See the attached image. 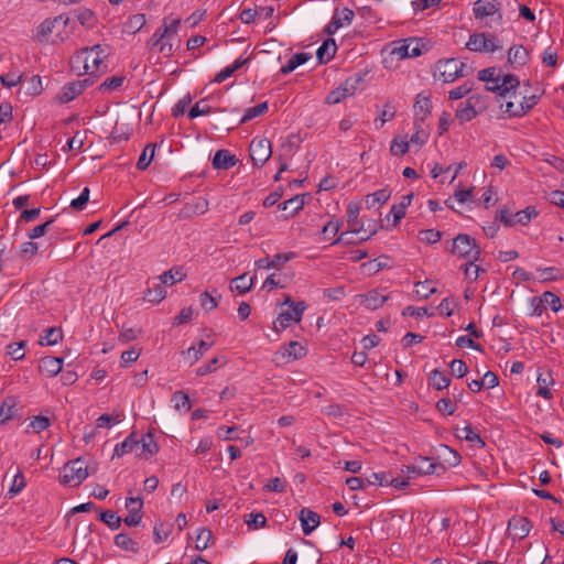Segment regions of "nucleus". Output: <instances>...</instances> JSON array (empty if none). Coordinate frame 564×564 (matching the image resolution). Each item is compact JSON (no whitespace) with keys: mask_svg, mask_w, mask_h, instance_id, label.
<instances>
[{"mask_svg":"<svg viewBox=\"0 0 564 564\" xmlns=\"http://www.w3.org/2000/svg\"><path fill=\"white\" fill-rule=\"evenodd\" d=\"M108 55V46L97 44L91 47H85L72 57V69L78 75L86 74L96 76L107 68L105 59Z\"/></svg>","mask_w":564,"mask_h":564,"instance_id":"obj_1","label":"nucleus"},{"mask_svg":"<svg viewBox=\"0 0 564 564\" xmlns=\"http://www.w3.org/2000/svg\"><path fill=\"white\" fill-rule=\"evenodd\" d=\"M467 66L456 58L440 59L435 66L433 76L443 83H453L459 77L468 75Z\"/></svg>","mask_w":564,"mask_h":564,"instance_id":"obj_2","label":"nucleus"},{"mask_svg":"<svg viewBox=\"0 0 564 564\" xmlns=\"http://www.w3.org/2000/svg\"><path fill=\"white\" fill-rule=\"evenodd\" d=\"M88 477L87 464L82 459L77 458L68 462L63 467V474L61 481L64 485L78 486Z\"/></svg>","mask_w":564,"mask_h":564,"instance_id":"obj_3","label":"nucleus"},{"mask_svg":"<svg viewBox=\"0 0 564 564\" xmlns=\"http://www.w3.org/2000/svg\"><path fill=\"white\" fill-rule=\"evenodd\" d=\"M452 252L460 258L478 260L481 253L474 238L469 235L460 234L453 240Z\"/></svg>","mask_w":564,"mask_h":564,"instance_id":"obj_4","label":"nucleus"},{"mask_svg":"<svg viewBox=\"0 0 564 564\" xmlns=\"http://www.w3.org/2000/svg\"><path fill=\"white\" fill-rule=\"evenodd\" d=\"M466 47L473 52L494 53L502 48L501 42L492 34L474 33L469 36Z\"/></svg>","mask_w":564,"mask_h":564,"instance_id":"obj_5","label":"nucleus"},{"mask_svg":"<svg viewBox=\"0 0 564 564\" xmlns=\"http://www.w3.org/2000/svg\"><path fill=\"white\" fill-rule=\"evenodd\" d=\"M249 153L253 164L262 166L272 155L271 142L265 138H254L250 143Z\"/></svg>","mask_w":564,"mask_h":564,"instance_id":"obj_6","label":"nucleus"},{"mask_svg":"<svg viewBox=\"0 0 564 564\" xmlns=\"http://www.w3.org/2000/svg\"><path fill=\"white\" fill-rule=\"evenodd\" d=\"M305 310L306 305L301 301L297 302L293 308L290 307L286 311H282L274 322L275 330H283L291 326L292 323H300Z\"/></svg>","mask_w":564,"mask_h":564,"instance_id":"obj_7","label":"nucleus"},{"mask_svg":"<svg viewBox=\"0 0 564 564\" xmlns=\"http://www.w3.org/2000/svg\"><path fill=\"white\" fill-rule=\"evenodd\" d=\"M354 17L355 13L349 8H343L341 10L336 9L324 31L328 35H333L344 25H349Z\"/></svg>","mask_w":564,"mask_h":564,"instance_id":"obj_8","label":"nucleus"},{"mask_svg":"<svg viewBox=\"0 0 564 564\" xmlns=\"http://www.w3.org/2000/svg\"><path fill=\"white\" fill-rule=\"evenodd\" d=\"M360 212V207L357 203H349L347 206L346 217H347V224L349 229H351V232H365L364 236L360 237V241L368 240L376 230H371L368 234L364 229V225L358 220V215Z\"/></svg>","mask_w":564,"mask_h":564,"instance_id":"obj_9","label":"nucleus"},{"mask_svg":"<svg viewBox=\"0 0 564 564\" xmlns=\"http://www.w3.org/2000/svg\"><path fill=\"white\" fill-rule=\"evenodd\" d=\"M143 501L139 497H128L126 499V508L128 516L122 519L128 527H137L142 520Z\"/></svg>","mask_w":564,"mask_h":564,"instance_id":"obj_10","label":"nucleus"},{"mask_svg":"<svg viewBox=\"0 0 564 564\" xmlns=\"http://www.w3.org/2000/svg\"><path fill=\"white\" fill-rule=\"evenodd\" d=\"M437 465L430 463L427 457H420L417 464L412 466H403L401 474L405 475L408 479L415 478L421 475H431L436 471Z\"/></svg>","mask_w":564,"mask_h":564,"instance_id":"obj_11","label":"nucleus"},{"mask_svg":"<svg viewBox=\"0 0 564 564\" xmlns=\"http://www.w3.org/2000/svg\"><path fill=\"white\" fill-rule=\"evenodd\" d=\"M91 83L93 82H90L89 78H86L66 84L57 95L58 101L62 104L72 101L78 95H80Z\"/></svg>","mask_w":564,"mask_h":564,"instance_id":"obj_12","label":"nucleus"},{"mask_svg":"<svg viewBox=\"0 0 564 564\" xmlns=\"http://www.w3.org/2000/svg\"><path fill=\"white\" fill-rule=\"evenodd\" d=\"M520 82L514 75H503L500 84H496V86H486L488 91H492L498 94L501 97H511L516 95V89L519 87Z\"/></svg>","mask_w":564,"mask_h":564,"instance_id":"obj_13","label":"nucleus"},{"mask_svg":"<svg viewBox=\"0 0 564 564\" xmlns=\"http://www.w3.org/2000/svg\"><path fill=\"white\" fill-rule=\"evenodd\" d=\"M68 17L64 14L57 15L53 19H46L36 28L35 39L40 42L46 41L58 24H63L65 28L68 24Z\"/></svg>","mask_w":564,"mask_h":564,"instance_id":"obj_14","label":"nucleus"},{"mask_svg":"<svg viewBox=\"0 0 564 564\" xmlns=\"http://www.w3.org/2000/svg\"><path fill=\"white\" fill-rule=\"evenodd\" d=\"M358 82L359 79L357 78H348L340 87H337L327 95L326 102L329 105H335L340 102L343 99L352 96L355 94L356 84Z\"/></svg>","mask_w":564,"mask_h":564,"instance_id":"obj_15","label":"nucleus"},{"mask_svg":"<svg viewBox=\"0 0 564 564\" xmlns=\"http://www.w3.org/2000/svg\"><path fill=\"white\" fill-rule=\"evenodd\" d=\"M299 520L301 521L302 530L305 535L311 534L321 523L319 514L308 508L301 509Z\"/></svg>","mask_w":564,"mask_h":564,"instance_id":"obj_16","label":"nucleus"},{"mask_svg":"<svg viewBox=\"0 0 564 564\" xmlns=\"http://www.w3.org/2000/svg\"><path fill=\"white\" fill-rule=\"evenodd\" d=\"M531 530L530 521L524 517H514L508 523L509 534L513 539L521 540L525 538Z\"/></svg>","mask_w":564,"mask_h":564,"instance_id":"obj_17","label":"nucleus"},{"mask_svg":"<svg viewBox=\"0 0 564 564\" xmlns=\"http://www.w3.org/2000/svg\"><path fill=\"white\" fill-rule=\"evenodd\" d=\"M500 6L499 0H477L474 4V14L476 19L490 17L499 12Z\"/></svg>","mask_w":564,"mask_h":564,"instance_id":"obj_18","label":"nucleus"},{"mask_svg":"<svg viewBox=\"0 0 564 564\" xmlns=\"http://www.w3.org/2000/svg\"><path fill=\"white\" fill-rule=\"evenodd\" d=\"M159 447L158 444L154 442L152 434H145L141 437V440H138V446H135V455L148 459L152 457L156 452Z\"/></svg>","mask_w":564,"mask_h":564,"instance_id":"obj_19","label":"nucleus"},{"mask_svg":"<svg viewBox=\"0 0 564 564\" xmlns=\"http://www.w3.org/2000/svg\"><path fill=\"white\" fill-rule=\"evenodd\" d=\"M63 359L59 357L46 356L40 359L39 369L47 376L54 377L62 371Z\"/></svg>","mask_w":564,"mask_h":564,"instance_id":"obj_20","label":"nucleus"},{"mask_svg":"<svg viewBox=\"0 0 564 564\" xmlns=\"http://www.w3.org/2000/svg\"><path fill=\"white\" fill-rule=\"evenodd\" d=\"M536 382H538L536 395H539L545 400H551L553 398V393L550 390V387L555 383L551 371L547 370L545 372H539Z\"/></svg>","mask_w":564,"mask_h":564,"instance_id":"obj_21","label":"nucleus"},{"mask_svg":"<svg viewBox=\"0 0 564 564\" xmlns=\"http://www.w3.org/2000/svg\"><path fill=\"white\" fill-rule=\"evenodd\" d=\"M238 162V159L231 154L228 150H218L213 159V166L217 170H229L234 167Z\"/></svg>","mask_w":564,"mask_h":564,"instance_id":"obj_22","label":"nucleus"},{"mask_svg":"<svg viewBox=\"0 0 564 564\" xmlns=\"http://www.w3.org/2000/svg\"><path fill=\"white\" fill-rule=\"evenodd\" d=\"M19 402L14 397H8L0 405V424H4L9 420L18 415Z\"/></svg>","mask_w":564,"mask_h":564,"instance_id":"obj_23","label":"nucleus"},{"mask_svg":"<svg viewBox=\"0 0 564 564\" xmlns=\"http://www.w3.org/2000/svg\"><path fill=\"white\" fill-rule=\"evenodd\" d=\"M306 355V349L299 341H290L283 349V351L279 352L280 358L284 362H290L292 360L300 359Z\"/></svg>","mask_w":564,"mask_h":564,"instance_id":"obj_24","label":"nucleus"},{"mask_svg":"<svg viewBox=\"0 0 564 564\" xmlns=\"http://www.w3.org/2000/svg\"><path fill=\"white\" fill-rule=\"evenodd\" d=\"M113 543L117 547L130 552L133 554H137L140 552V544L139 542L131 538L128 533H118L115 535Z\"/></svg>","mask_w":564,"mask_h":564,"instance_id":"obj_25","label":"nucleus"},{"mask_svg":"<svg viewBox=\"0 0 564 564\" xmlns=\"http://www.w3.org/2000/svg\"><path fill=\"white\" fill-rule=\"evenodd\" d=\"M431 109H432L431 97L425 94H419L416 97L415 105H414L415 117H416L415 121L423 122L425 117L427 115H430Z\"/></svg>","mask_w":564,"mask_h":564,"instance_id":"obj_26","label":"nucleus"},{"mask_svg":"<svg viewBox=\"0 0 564 564\" xmlns=\"http://www.w3.org/2000/svg\"><path fill=\"white\" fill-rule=\"evenodd\" d=\"M361 304L371 311H375L383 305V303L388 300V295H382L376 290H371L365 295L361 296Z\"/></svg>","mask_w":564,"mask_h":564,"instance_id":"obj_27","label":"nucleus"},{"mask_svg":"<svg viewBox=\"0 0 564 564\" xmlns=\"http://www.w3.org/2000/svg\"><path fill=\"white\" fill-rule=\"evenodd\" d=\"M529 58L528 51L522 45H513L508 51V63L513 66H523Z\"/></svg>","mask_w":564,"mask_h":564,"instance_id":"obj_28","label":"nucleus"},{"mask_svg":"<svg viewBox=\"0 0 564 564\" xmlns=\"http://www.w3.org/2000/svg\"><path fill=\"white\" fill-rule=\"evenodd\" d=\"M336 52V43L333 39H327L317 48L316 57L321 64L329 62Z\"/></svg>","mask_w":564,"mask_h":564,"instance_id":"obj_29","label":"nucleus"},{"mask_svg":"<svg viewBox=\"0 0 564 564\" xmlns=\"http://www.w3.org/2000/svg\"><path fill=\"white\" fill-rule=\"evenodd\" d=\"M478 113H480V110L475 109L470 104L465 101L458 105L455 117L459 120L460 124H464L476 118Z\"/></svg>","mask_w":564,"mask_h":564,"instance_id":"obj_30","label":"nucleus"},{"mask_svg":"<svg viewBox=\"0 0 564 564\" xmlns=\"http://www.w3.org/2000/svg\"><path fill=\"white\" fill-rule=\"evenodd\" d=\"M256 276H248L247 273H243L231 280V290L238 291L239 294H245L249 292L254 283Z\"/></svg>","mask_w":564,"mask_h":564,"instance_id":"obj_31","label":"nucleus"},{"mask_svg":"<svg viewBox=\"0 0 564 564\" xmlns=\"http://www.w3.org/2000/svg\"><path fill=\"white\" fill-rule=\"evenodd\" d=\"M532 302H539V306L547 305L553 312H558L562 308L561 299L550 291L544 292L540 297H533Z\"/></svg>","mask_w":564,"mask_h":564,"instance_id":"obj_32","label":"nucleus"},{"mask_svg":"<svg viewBox=\"0 0 564 564\" xmlns=\"http://www.w3.org/2000/svg\"><path fill=\"white\" fill-rule=\"evenodd\" d=\"M135 446H138V440L135 434L131 433L122 443L116 445L113 451V457H121L128 453H135Z\"/></svg>","mask_w":564,"mask_h":564,"instance_id":"obj_33","label":"nucleus"},{"mask_svg":"<svg viewBox=\"0 0 564 564\" xmlns=\"http://www.w3.org/2000/svg\"><path fill=\"white\" fill-rule=\"evenodd\" d=\"M310 58L311 55L307 53H296L288 61L285 65L281 67L280 72L283 75L290 74L295 68L306 63Z\"/></svg>","mask_w":564,"mask_h":564,"instance_id":"obj_34","label":"nucleus"},{"mask_svg":"<svg viewBox=\"0 0 564 564\" xmlns=\"http://www.w3.org/2000/svg\"><path fill=\"white\" fill-rule=\"evenodd\" d=\"M26 486L25 477L20 468H18L15 475L13 476L12 482L8 489L7 497L12 499L17 495H19Z\"/></svg>","mask_w":564,"mask_h":564,"instance_id":"obj_35","label":"nucleus"},{"mask_svg":"<svg viewBox=\"0 0 564 564\" xmlns=\"http://www.w3.org/2000/svg\"><path fill=\"white\" fill-rule=\"evenodd\" d=\"M390 198V191L387 188H381L376 191L372 194H369L365 198V203L367 208H372L376 205H382L387 203Z\"/></svg>","mask_w":564,"mask_h":564,"instance_id":"obj_36","label":"nucleus"},{"mask_svg":"<svg viewBox=\"0 0 564 564\" xmlns=\"http://www.w3.org/2000/svg\"><path fill=\"white\" fill-rule=\"evenodd\" d=\"M304 204V195H295L294 197L281 203L279 208L289 210V216L292 217L303 208Z\"/></svg>","mask_w":564,"mask_h":564,"instance_id":"obj_37","label":"nucleus"},{"mask_svg":"<svg viewBox=\"0 0 564 564\" xmlns=\"http://www.w3.org/2000/svg\"><path fill=\"white\" fill-rule=\"evenodd\" d=\"M185 274L182 272V268L180 267H173L172 269L163 272L160 276H159V280L161 281V283L163 284H170V285H173L174 283L178 282V281H183L185 279Z\"/></svg>","mask_w":564,"mask_h":564,"instance_id":"obj_38","label":"nucleus"},{"mask_svg":"<svg viewBox=\"0 0 564 564\" xmlns=\"http://www.w3.org/2000/svg\"><path fill=\"white\" fill-rule=\"evenodd\" d=\"M155 147L156 145L154 143H149L145 145L143 152L141 153V155L137 162L138 170L144 171L148 169L151 161L153 160Z\"/></svg>","mask_w":564,"mask_h":564,"instance_id":"obj_39","label":"nucleus"},{"mask_svg":"<svg viewBox=\"0 0 564 564\" xmlns=\"http://www.w3.org/2000/svg\"><path fill=\"white\" fill-rule=\"evenodd\" d=\"M63 338V333L57 327H50L45 330V335L40 339L42 346L56 345Z\"/></svg>","mask_w":564,"mask_h":564,"instance_id":"obj_40","label":"nucleus"},{"mask_svg":"<svg viewBox=\"0 0 564 564\" xmlns=\"http://www.w3.org/2000/svg\"><path fill=\"white\" fill-rule=\"evenodd\" d=\"M145 15L142 13H137L131 15L127 22L124 23V30L129 33H137L140 31L145 24Z\"/></svg>","mask_w":564,"mask_h":564,"instance_id":"obj_41","label":"nucleus"},{"mask_svg":"<svg viewBox=\"0 0 564 564\" xmlns=\"http://www.w3.org/2000/svg\"><path fill=\"white\" fill-rule=\"evenodd\" d=\"M451 383V379L444 372L435 369L431 372L430 384L437 390L447 388Z\"/></svg>","mask_w":564,"mask_h":564,"instance_id":"obj_42","label":"nucleus"},{"mask_svg":"<svg viewBox=\"0 0 564 564\" xmlns=\"http://www.w3.org/2000/svg\"><path fill=\"white\" fill-rule=\"evenodd\" d=\"M99 520L108 525L111 530H118L122 523V519L112 510L100 512Z\"/></svg>","mask_w":564,"mask_h":564,"instance_id":"obj_43","label":"nucleus"},{"mask_svg":"<svg viewBox=\"0 0 564 564\" xmlns=\"http://www.w3.org/2000/svg\"><path fill=\"white\" fill-rule=\"evenodd\" d=\"M410 144L406 135L395 137L390 145V151L393 155L402 156L409 151Z\"/></svg>","mask_w":564,"mask_h":564,"instance_id":"obj_44","label":"nucleus"},{"mask_svg":"<svg viewBox=\"0 0 564 564\" xmlns=\"http://www.w3.org/2000/svg\"><path fill=\"white\" fill-rule=\"evenodd\" d=\"M422 123L421 121H415L414 122V129H415V132L412 134V137L410 138L409 141V144L410 143H413L415 145H423L427 139H429V132L425 131L423 128H422Z\"/></svg>","mask_w":564,"mask_h":564,"instance_id":"obj_45","label":"nucleus"},{"mask_svg":"<svg viewBox=\"0 0 564 564\" xmlns=\"http://www.w3.org/2000/svg\"><path fill=\"white\" fill-rule=\"evenodd\" d=\"M181 20L180 19H165L161 29V37L171 39L176 35Z\"/></svg>","mask_w":564,"mask_h":564,"instance_id":"obj_46","label":"nucleus"},{"mask_svg":"<svg viewBox=\"0 0 564 564\" xmlns=\"http://www.w3.org/2000/svg\"><path fill=\"white\" fill-rule=\"evenodd\" d=\"M164 285L165 284L160 282L154 284L152 288H149L147 293L148 300L152 303H159L163 301L166 297V290Z\"/></svg>","mask_w":564,"mask_h":564,"instance_id":"obj_47","label":"nucleus"},{"mask_svg":"<svg viewBox=\"0 0 564 564\" xmlns=\"http://www.w3.org/2000/svg\"><path fill=\"white\" fill-rule=\"evenodd\" d=\"M474 87L473 82H465L458 87H455L448 91V99L451 100H458L467 96L469 93H471Z\"/></svg>","mask_w":564,"mask_h":564,"instance_id":"obj_48","label":"nucleus"},{"mask_svg":"<svg viewBox=\"0 0 564 564\" xmlns=\"http://www.w3.org/2000/svg\"><path fill=\"white\" fill-rule=\"evenodd\" d=\"M267 110H268L267 101H263L254 107H250L245 111V115L242 116L240 123H246V122L252 120L253 118L263 115Z\"/></svg>","mask_w":564,"mask_h":564,"instance_id":"obj_49","label":"nucleus"},{"mask_svg":"<svg viewBox=\"0 0 564 564\" xmlns=\"http://www.w3.org/2000/svg\"><path fill=\"white\" fill-rule=\"evenodd\" d=\"M475 261L476 260H469L467 263L462 265L464 275L469 282L476 281L479 278V273L485 272L484 269H481L479 265L475 264Z\"/></svg>","mask_w":564,"mask_h":564,"instance_id":"obj_50","label":"nucleus"},{"mask_svg":"<svg viewBox=\"0 0 564 564\" xmlns=\"http://www.w3.org/2000/svg\"><path fill=\"white\" fill-rule=\"evenodd\" d=\"M210 348V344L205 340H200L198 346H192L186 350V354L189 358H192V364L198 361L204 354Z\"/></svg>","mask_w":564,"mask_h":564,"instance_id":"obj_51","label":"nucleus"},{"mask_svg":"<svg viewBox=\"0 0 564 564\" xmlns=\"http://www.w3.org/2000/svg\"><path fill=\"white\" fill-rule=\"evenodd\" d=\"M171 528H172V524H167L164 522L156 523L154 525V530H153L154 542L161 543V542L165 541L171 533Z\"/></svg>","mask_w":564,"mask_h":564,"instance_id":"obj_52","label":"nucleus"},{"mask_svg":"<svg viewBox=\"0 0 564 564\" xmlns=\"http://www.w3.org/2000/svg\"><path fill=\"white\" fill-rule=\"evenodd\" d=\"M124 80L126 77L123 76L109 77L99 86V90L104 93L117 90L122 86Z\"/></svg>","mask_w":564,"mask_h":564,"instance_id":"obj_53","label":"nucleus"},{"mask_svg":"<svg viewBox=\"0 0 564 564\" xmlns=\"http://www.w3.org/2000/svg\"><path fill=\"white\" fill-rule=\"evenodd\" d=\"M542 96V91H536V93H533V94H528L525 91V94L523 95L522 97V100L520 101V105H523V116L525 113H528L536 104L538 101L540 100Z\"/></svg>","mask_w":564,"mask_h":564,"instance_id":"obj_54","label":"nucleus"},{"mask_svg":"<svg viewBox=\"0 0 564 564\" xmlns=\"http://www.w3.org/2000/svg\"><path fill=\"white\" fill-rule=\"evenodd\" d=\"M421 242H425L429 245L436 243L441 240L442 235L438 230L435 229H425L421 230L417 236Z\"/></svg>","mask_w":564,"mask_h":564,"instance_id":"obj_55","label":"nucleus"},{"mask_svg":"<svg viewBox=\"0 0 564 564\" xmlns=\"http://www.w3.org/2000/svg\"><path fill=\"white\" fill-rule=\"evenodd\" d=\"M213 541V533L208 529H202L196 536V549L206 550Z\"/></svg>","mask_w":564,"mask_h":564,"instance_id":"obj_56","label":"nucleus"},{"mask_svg":"<svg viewBox=\"0 0 564 564\" xmlns=\"http://www.w3.org/2000/svg\"><path fill=\"white\" fill-rule=\"evenodd\" d=\"M364 267L368 268V271L371 273H377L382 269L389 268V258L387 256H381L368 263H365Z\"/></svg>","mask_w":564,"mask_h":564,"instance_id":"obj_57","label":"nucleus"},{"mask_svg":"<svg viewBox=\"0 0 564 564\" xmlns=\"http://www.w3.org/2000/svg\"><path fill=\"white\" fill-rule=\"evenodd\" d=\"M459 437L468 442L476 443L480 447L485 446V442L480 438V436L477 433L474 432L470 425H467L460 430Z\"/></svg>","mask_w":564,"mask_h":564,"instance_id":"obj_58","label":"nucleus"},{"mask_svg":"<svg viewBox=\"0 0 564 564\" xmlns=\"http://www.w3.org/2000/svg\"><path fill=\"white\" fill-rule=\"evenodd\" d=\"M172 401L177 410L188 411L191 409L189 398L183 391H176L172 397Z\"/></svg>","mask_w":564,"mask_h":564,"instance_id":"obj_59","label":"nucleus"},{"mask_svg":"<svg viewBox=\"0 0 564 564\" xmlns=\"http://www.w3.org/2000/svg\"><path fill=\"white\" fill-rule=\"evenodd\" d=\"M51 422H50V419L46 417V416H42V415H39V416H34L30 424H29V427L34 432V433H40L44 430H46L48 426H50Z\"/></svg>","mask_w":564,"mask_h":564,"instance_id":"obj_60","label":"nucleus"},{"mask_svg":"<svg viewBox=\"0 0 564 564\" xmlns=\"http://www.w3.org/2000/svg\"><path fill=\"white\" fill-rule=\"evenodd\" d=\"M90 191L88 187H84L80 195L70 202V207L75 210H83L89 200Z\"/></svg>","mask_w":564,"mask_h":564,"instance_id":"obj_61","label":"nucleus"},{"mask_svg":"<svg viewBox=\"0 0 564 564\" xmlns=\"http://www.w3.org/2000/svg\"><path fill=\"white\" fill-rule=\"evenodd\" d=\"M22 79H23V75L18 74V73H9L6 75H0V82L7 88H12V87L17 86L18 84H20L22 82Z\"/></svg>","mask_w":564,"mask_h":564,"instance_id":"obj_62","label":"nucleus"},{"mask_svg":"<svg viewBox=\"0 0 564 564\" xmlns=\"http://www.w3.org/2000/svg\"><path fill=\"white\" fill-rule=\"evenodd\" d=\"M443 451L444 462L447 465L454 467L460 463L462 457L456 451L449 448L448 446H443Z\"/></svg>","mask_w":564,"mask_h":564,"instance_id":"obj_63","label":"nucleus"},{"mask_svg":"<svg viewBox=\"0 0 564 564\" xmlns=\"http://www.w3.org/2000/svg\"><path fill=\"white\" fill-rule=\"evenodd\" d=\"M536 215V212L534 210V208H525L523 210H519L518 213L514 214V221L516 224H521V225H525L528 224L534 216Z\"/></svg>","mask_w":564,"mask_h":564,"instance_id":"obj_64","label":"nucleus"}]
</instances>
